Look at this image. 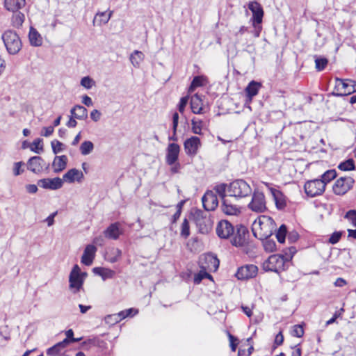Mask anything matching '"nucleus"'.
Masks as SVG:
<instances>
[{
	"instance_id": "f257e3e1",
	"label": "nucleus",
	"mask_w": 356,
	"mask_h": 356,
	"mask_svg": "<svg viewBox=\"0 0 356 356\" xmlns=\"http://www.w3.org/2000/svg\"><path fill=\"white\" fill-rule=\"evenodd\" d=\"M204 259L207 265L203 266V264H202V270L195 275L194 282L196 284H200L204 278L212 280V276L208 273L206 270L208 269L210 271H216L219 266V260L213 254H209L204 255Z\"/></svg>"
},
{
	"instance_id": "f03ea898",
	"label": "nucleus",
	"mask_w": 356,
	"mask_h": 356,
	"mask_svg": "<svg viewBox=\"0 0 356 356\" xmlns=\"http://www.w3.org/2000/svg\"><path fill=\"white\" fill-rule=\"evenodd\" d=\"M229 196L243 198L252 194V190L249 184L243 179H236L227 188Z\"/></svg>"
},
{
	"instance_id": "7ed1b4c3",
	"label": "nucleus",
	"mask_w": 356,
	"mask_h": 356,
	"mask_svg": "<svg viewBox=\"0 0 356 356\" xmlns=\"http://www.w3.org/2000/svg\"><path fill=\"white\" fill-rule=\"evenodd\" d=\"M2 40L10 54H16L22 48V44L19 35L13 31L7 30L1 36Z\"/></svg>"
},
{
	"instance_id": "20e7f679",
	"label": "nucleus",
	"mask_w": 356,
	"mask_h": 356,
	"mask_svg": "<svg viewBox=\"0 0 356 356\" xmlns=\"http://www.w3.org/2000/svg\"><path fill=\"white\" fill-rule=\"evenodd\" d=\"M86 276L87 273L81 272L77 264L74 266L69 276V288L73 293H76L81 290Z\"/></svg>"
},
{
	"instance_id": "39448f33",
	"label": "nucleus",
	"mask_w": 356,
	"mask_h": 356,
	"mask_svg": "<svg viewBox=\"0 0 356 356\" xmlns=\"http://www.w3.org/2000/svg\"><path fill=\"white\" fill-rule=\"evenodd\" d=\"M291 256L284 257L281 254L270 255L264 263V269L266 271L278 273L284 270L286 261H289Z\"/></svg>"
},
{
	"instance_id": "423d86ee",
	"label": "nucleus",
	"mask_w": 356,
	"mask_h": 356,
	"mask_svg": "<svg viewBox=\"0 0 356 356\" xmlns=\"http://www.w3.org/2000/svg\"><path fill=\"white\" fill-rule=\"evenodd\" d=\"M355 180L351 177H341L338 178L333 186L332 190L337 195H343L353 187Z\"/></svg>"
},
{
	"instance_id": "0eeeda50",
	"label": "nucleus",
	"mask_w": 356,
	"mask_h": 356,
	"mask_svg": "<svg viewBox=\"0 0 356 356\" xmlns=\"http://www.w3.org/2000/svg\"><path fill=\"white\" fill-rule=\"evenodd\" d=\"M335 88L340 92L337 96L350 95L356 92V81L352 79H342L336 78Z\"/></svg>"
},
{
	"instance_id": "6e6552de",
	"label": "nucleus",
	"mask_w": 356,
	"mask_h": 356,
	"mask_svg": "<svg viewBox=\"0 0 356 356\" xmlns=\"http://www.w3.org/2000/svg\"><path fill=\"white\" fill-rule=\"evenodd\" d=\"M248 207L255 213L264 212L267 209L264 194L258 191H254L252 200L248 204Z\"/></svg>"
},
{
	"instance_id": "1a4fd4ad",
	"label": "nucleus",
	"mask_w": 356,
	"mask_h": 356,
	"mask_svg": "<svg viewBox=\"0 0 356 356\" xmlns=\"http://www.w3.org/2000/svg\"><path fill=\"white\" fill-rule=\"evenodd\" d=\"M305 191L308 196L312 197L321 195L325 189V183L319 179L308 181L305 183Z\"/></svg>"
},
{
	"instance_id": "9d476101",
	"label": "nucleus",
	"mask_w": 356,
	"mask_h": 356,
	"mask_svg": "<svg viewBox=\"0 0 356 356\" xmlns=\"http://www.w3.org/2000/svg\"><path fill=\"white\" fill-rule=\"evenodd\" d=\"M248 231L243 225H237L236 229H234V234H232L231 243L233 245L236 247L243 246L247 240Z\"/></svg>"
},
{
	"instance_id": "9b49d317",
	"label": "nucleus",
	"mask_w": 356,
	"mask_h": 356,
	"mask_svg": "<svg viewBox=\"0 0 356 356\" xmlns=\"http://www.w3.org/2000/svg\"><path fill=\"white\" fill-rule=\"evenodd\" d=\"M258 273V268L253 264H247L238 268L236 277L238 280H248L254 277Z\"/></svg>"
},
{
	"instance_id": "f8f14e48",
	"label": "nucleus",
	"mask_w": 356,
	"mask_h": 356,
	"mask_svg": "<svg viewBox=\"0 0 356 356\" xmlns=\"http://www.w3.org/2000/svg\"><path fill=\"white\" fill-rule=\"evenodd\" d=\"M201 145L200 139L197 136H191L186 139L184 143L186 154L190 156H195Z\"/></svg>"
},
{
	"instance_id": "ddd939ff",
	"label": "nucleus",
	"mask_w": 356,
	"mask_h": 356,
	"mask_svg": "<svg viewBox=\"0 0 356 356\" xmlns=\"http://www.w3.org/2000/svg\"><path fill=\"white\" fill-rule=\"evenodd\" d=\"M234 226L227 220H220L216 226V234L220 238L227 239L234 234Z\"/></svg>"
},
{
	"instance_id": "4468645a",
	"label": "nucleus",
	"mask_w": 356,
	"mask_h": 356,
	"mask_svg": "<svg viewBox=\"0 0 356 356\" xmlns=\"http://www.w3.org/2000/svg\"><path fill=\"white\" fill-rule=\"evenodd\" d=\"M27 168L31 172L38 174L42 172L44 169H48L49 164L46 163L42 157L35 156L29 160Z\"/></svg>"
},
{
	"instance_id": "2eb2a0df",
	"label": "nucleus",
	"mask_w": 356,
	"mask_h": 356,
	"mask_svg": "<svg viewBox=\"0 0 356 356\" xmlns=\"http://www.w3.org/2000/svg\"><path fill=\"white\" fill-rule=\"evenodd\" d=\"M195 224L202 234H208L212 229L213 222L209 217L197 213L195 218Z\"/></svg>"
},
{
	"instance_id": "dca6fc26",
	"label": "nucleus",
	"mask_w": 356,
	"mask_h": 356,
	"mask_svg": "<svg viewBox=\"0 0 356 356\" xmlns=\"http://www.w3.org/2000/svg\"><path fill=\"white\" fill-rule=\"evenodd\" d=\"M248 8L252 13V24H261L264 17V10L261 4L257 1H251L248 3Z\"/></svg>"
},
{
	"instance_id": "f3484780",
	"label": "nucleus",
	"mask_w": 356,
	"mask_h": 356,
	"mask_svg": "<svg viewBox=\"0 0 356 356\" xmlns=\"http://www.w3.org/2000/svg\"><path fill=\"white\" fill-rule=\"evenodd\" d=\"M264 184L270 191V193L273 197L276 207L280 210L284 209L286 206V198L284 195L280 191L271 187L269 183L265 182Z\"/></svg>"
},
{
	"instance_id": "a211bd4d",
	"label": "nucleus",
	"mask_w": 356,
	"mask_h": 356,
	"mask_svg": "<svg viewBox=\"0 0 356 356\" xmlns=\"http://www.w3.org/2000/svg\"><path fill=\"white\" fill-rule=\"evenodd\" d=\"M180 147L177 143H170L167 147L165 162L169 165H174L178 160Z\"/></svg>"
},
{
	"instance_id": "6ab92c4d",
	"label": "nucleus",
	"mask_w": 356,
	"mask_h": 356,
	"mask_svg": "<svg viewBox=\"0 0 356 356\" xmlns=\"http://www.w3.org/2000/svg\"><path fill=\"white\" fill-rule=\"evenodd\" d=\"M202 200L204 208L207 211L214 210L218 204L217 195L211 191L205 193Z\"/></svg>"
},
{
	"instance_id": "aec40b11",
	"label": "nucleus",
	"mask_w": 356,
	"mask_h": 356,
	"mask_svg": "<svg viewBox=\"0 0 356 356\" xmlns=\"http://www.w3.org/2000/svg\"><path fill=\"white\" fill-rule=\"evenodd\" d=\"M38 186L49 190H57L63 186V180L59 177L42 179L38 181Z\"/></svg>"
},
{
	"instance_id": "412c9836",
	"label": "nucleus",
	"mask_w": 356,
	"mask_h": 356,
	"mask_svg": "<svg viewBox=\"0 0 356 356\" xmlns=\"http://www.w3.org/2000/svg\"><path fill=\"white\" fill-rule=\"evenodd\" d=\"M123 234L119 222L111 224L104 232V236L108 239L117 240Z\"/></svg>"
},
{
	"instance_id": "4be33fe9",
	"label": "nucleus",
	"mask_w": 356,
	"mask_h": 356,
	"mask_svg": "<svg viewBox=\"0 0 356 356\" xmlns=\"http://www.w3.org/2000/svg\"><path fill=\"white\" fill-rule=\"evenodd\" d=\"M97 248L93 245H86L83 254L81 257V263L86 266H90L95 257Z\"/></svg>"
},
{
	"instance_id": "5701e85b",
	"label": "nucleus",
	"mask_w": 356,
	"mask_h": 356,
	"mask_svg": "<svg viewBox=\"0 0 356 356\" xmlns=\"http://www.w3.org/2000/svg\"><path fill=\"white\" fill-rule=\"evenodd\" d=\"M254 226L257 225V222H254ZM258 225L259 226V229L261 231H266L263 234L264 236L267 237L272 234V229L266 230L268 227H273V220L270 217H266L263 216L259 218Z\"/></svg>"
},
{
	"instance_id": "b1692460",
	"label": "nucleus",
	"mask_w": 356,
	"mask_h": 356,
	"mask_svg": "<svg viewBox=\"0 0 356 356\" xmlns=\"http://www.w3.org/2000/svg\"><path fill=\"white\" fill-rule=\"evenodd\" d=\"M83 178V172L77 170L76 168H72L69 170L63 176V182L66 181L68 183H73L74 181L81 182Z\"/></svg>"
},
{
	"instance_id": "393cba45",
	"label": "nucleus",
	"mask_w": 356,
	"mask_h": 356,
	"mask_svg": "<svg viewBox=\"0 0 356 356\" xmlns=\"http://www.w3.org/2000/svg\"><path fill=\"white\" fill-rule=\"evenodd\" d=\"M221 209L227 216H238L241 213V208L232 204L228 199L222 200Z\"/></svg>"
},
{
	"instance_id": "a878e982",
	"label": "nucleus",
	"mask_w": 356,
	"mask_h": 356,
	"mask_svg": "<svg viewBox=\"0 0 356 356\" xmlns=\"http://www.w3.org/2000/svg\"><path fill=\"white\" fill-rule=\"evenodd\" d=\"M26 0H4L5 8L10 12H17L26 6Z\"/></svg>"
},
{
	"instance_id": "bb28decb",
	"label": "nucleus",
	"mask_w": 356,
	"mask_h": 356,
	"mask_svg": "<svg viewBox=\"0 0 356 356\" xmlns=\"http://www.w3.org/2000/svg\"><path fill=\"white\" fill-rule=\"evenodd\" d=\"M69 343V339H63L62 341L58 342L52 347L48 348L47 350V355L49 356H57Z\"/></svg>"
},
{
	"instance_id": "cd10ccee",
	"label": "nucleus",
	"mask_w": 356,
	"mask_h": 356,
	"mask_svg": "<svg viewBox=\"0 0 356 356\" xmlns=\"http://www.w3.org/2000/svg\"><path fill=\"white\" fill-rule=\"evenodd\" d=\"M67 163V157L65 155L56 156L52 163L54 172H60L63 170Z\"/></svg>"
},
{
	"instance_id": "c85d7f7f",
	"label": "nucleus",
	"mask_w": 356,
	"mask_h": 356,
	"mask_svg": "<svg viewBox=\"0 0 356 356\" xmlns=\"http://www.w3.org/2000/svg\"><path fill=\"white\" fill-rule=\"evenodd\" d=\"M73 118L78 120H85L88 117V111L83 106L76 105L70 111Z\"/></svg>"
},
{
	"instance_id": "c756f323",
	"label": "nucleus",
	"mask_w": 356,
	"mask_h": 356,
	"mask_svg": "<svg viewBox=\"0 0 356 356\" xmlns=\"http://www.w3.org/2000/svg\"><path fill=\"white\" fill-rule=\"evenodd\" d=\"M29 39L32 46L40 47L42 44V38L41 35L33 27H31Z\"/></svg>"
},
{
	"instance_id": "7c9ffc66",
	"label": "nucleus",
	"mask_w": 356,
	"mask_h": 356,
	"mask_svg": "<svg viewBox=\"0 0 356 356\" xmlns=\"http://www.w3.org/2000/svg\"><path fill=\"white\" fill-rule=\"evenodd\" d=\"M191 108L193 113H202L203 108L202 99L198 95L196 94L192 96L191 99Z\"/></svg>"
},
{
	"instance_id": "2f4dec72",
	"label": "nucleus",
	"mask_w": 356,
	"mask_h": 356,
	"mask_svg": "<svg viewBox=\"0 0 356 356\" xmlns=\"http://www.w3.org/2000/svg\"><path fill=\"white\" fill-rule=\"evenodd\" d=\"M145 58L143 53L138 50H134L129 56V60L136 68H139L141 63Z\"/></svg>"
},
{
	"instance_id": "473e14b6",
	"label": "nucleus",
	"mask_w": 356,
	"mask_h": 356,
	"mask_svg": "<svg viewBox=\"0 0 356 356\" xmlns=\"http://www.w3.org/2000/svg\"><path fill=\"white\" fill-rule=\"evenodd\" d=\"M113 15V11H109L108 13L106 12H99L97 13L93 19V24L97 23L98 26L106 24L108 23Z\"/></svg>"
},
{
	"instance_id": "72a5a7b5",
	"label": "nucleus",
	"mask_w": 356,
	"mask_h": 356,
	"mask_svg": "<svg viewBox=\"0 0 356 356\" xmlns=\"http://www.w3.org/2000/svg\"><path fill=\"white\" fill-rule=\"evenodd\" d=\"M261 83L252 81L245 88V92L249 100L251 101L252 97L258 94L259 90L261 88Z\"/></svg>"
},
{
	"instance_id": "f704fd0d",
	"label": "nucleus",
	"mask_w": 356,
	"mask_h": 356,
	"mask_svg": "<svg viewBox=\"0 0 356 356\" xmlns=\"http://www.w3.org/2000/svg\"><path fill=\"white\" fill-rule=\"evenodd\" d=\"M24 19L25 16L22 13L19 11L15 12L12 16L11 24L13 27L19 29L22 26Z\"/></svg>"
},
{
	"instance_id": "c9c22d12",
	"label": "nucleus",
	"mask_w": 356,
	"mask_h": 356,
	"mask_svg": "<svg viewBox=\"0 0 356 356\" xmlns=\"http://www.w3.org/2000/svg\"><path fill=\"white\" fill-rule=\"evenodd\" d=\"M93 272L100 275L104 280L107 278H112L115 275V272L113 270L104 268H94Z\"/></svg>"
},
{
	"instance_id": "e433bc0d",
	"label": "nucleus",
	"mask_w": 356,
	"mask_h": 356,
	"mask_svg": "<svg viewBox=\"0 0 356 356\" xmlns=\"http://www.w3.org/2000/svg\"><path fill=\"white\" fill-rule=\"evenodd\" d=\"M80 152L82 155H88L94 149V144L90 140H86L80 145Z\"/></svg>"
},
{
	"instance_id": "4c0bfd02",
	"label": "nucleus",
	"mask_w": 356,
	"mask_h": 356,
	"mask_svg": "<svg viewBox=\"0 0 356 356\" xmlns=\"http://www.w3.org/2000/svg\"><path fill=\"white\" fill-rule=\"evenodd\" d=\"M205 81L206 79L202 76H195L190 86L189 92H193L196 88L204 86Z\"/></svg>"
},
{
	"instance_id": "58836bf2",
	"label": "nucleus",
	"mask_w": 356,
	"mask_h": 356,
	"mask_svg": "<svg viewBox=\"0 0 356 356\" xmlns=\"http://www.w3.org/2000/svg\"><path fill=\"white\" fill-rule=\"evenodd\" d=\"M337 177V172L334 170H329L323 173L321 176V179H319L321 181H323L325 183V186L327 183L330 182L332 179H334Z\"/></svg>"
},
{
	"instance_id": "ea45409f",
	"label": "nucleus",
	"mask_w": 356,
	"mask_h": 356,
	"mask_svg": "<svg viewBox=\"0 0 356 356\" xmlns=\"http://www.w3.org/2000/svg\"><path fill=\"white\" fill-rule=\"evenodd\" d=\"M339 169L343 171H348L355 169V163L353 159H349L343 162H341L339 166Z\"/></svg>"
},
{
	"instance_id": "a19ab883",
	"label": "nucleus",
	"mask_w": 356,
	"mask_h": 356,
	"mask_svg": "<svg viewBox=\"0 0 356 356\" xmlns=\"http://www.w3.org/2000/svg\"><path fill=\"white\" fill-rule=\"evenodd\" d=\"M192 131L195 134L201 135L202 129V121L196 118H193L191 121Z\"/></svg>"
},
{
	"instance_id": "79ce46f5",
	"label": "nucleus",
	"mask_w": 356,
	"mask_h": 356,
	"mask_svg": "<svg viewBox=\"0 0 356 356\" xmlns=\"http://www.w3.org/2000/svg\"><path fill=\"white\" fill-rule=\"evenodd\" d=\"M31 150L35 152L40 153L43 151V141L41 138H36L34 140L31 145Z\"/></svg>"
},
{
	"instance_id": "37998d69",
	"label": "nucleus",
	"mask_w": 356,
	"mask_h": 356,
	"mask_svg": "<svg viewBox=\"0 0 356 356\" xmlns=\"http://www.w3.org/2000/svg\"><path fill=\"white\" fill-rule=\"evenodd\" d=\"M286 233L287 229L286 225H282L276 234V238L280 243H284Z\"/></svg>"
},
{
	"instance_id": "c03bdc74",
	"label": "nucleus",
	"mask_w": 356,
	"mask_h": 356,
	"mask_svg": "<svg viewBox=\"0 0 356 356\" xmlns=\"http://www.w3.org/2000/svg\"><path fill=\"white\" fill-rule=\"evenodd\" d=\"M180 235L184 238H188L190 235L189 223L186 218L181 223Z\"/></svg>"
},
{
	"instance_id": "a18cd8bd",
	"label": "nucleus",
	"mask_w": 356,
	"mask_h": 356,
	"mask_svg": "<svg viewBox=\"0 0 356 356\" xmlns=\"http://www.w3.org/2000/svg\"><path fill=\"white\" fill-rule=\"evenodd\" d=\"M81 85L86 89H90L95 85V82L90 77L84 76L81 80Z\"/></svg>"
},
{
	"instance_id": "49530a36",
	"label": "nucleus",
	"mask_w": 356,
	"mask_h": 356,
	"mask_svg": "<svg viewBox=\"0 0 356 356\" xmlns=\"http://www.w3.org/2000/svg\"><path fill=\"white\" fill-rule=\"evenodd\" d=\"M351 225L356 227V210H350L344 216Z\"/></svg>"
},
{
	"instance_id": "de8ad7c7",
	"label": "nucleus",
	"mask_w": 356,
	"mask_h": 356,
	"mask_svg": "<svg viewBox=\"0 0 356 356\" xmlns=\"http://www.w3.org/2000/svg\"><path fill=\"white\" fill-rule=\"evenodd\" d=\"M316 68L318 71H322L327 64V60L324 58H318L315 60Z\"/></svg>"
},
{
	"instance_id": "09e8293b",
	"label": "nucleus",
	"mask_w": 356,
	"mask_h": 356,
	"mask_svg": "<svg viewBox=\"0 0 356 356\" xmlns=\"http://www.w3.org/2000/svg\"><path fill=\"white\" fill-rule=\"evenodd\" d=\"M118 316L116 314H109L105 316L104 321L106 324L109 325H113L118 323H119V318H118Z\"/></svg>"
},
{
	"instance_id": "8fccbe9b",
	"label": "nucleus",
	"mask_w": 356,
	"mask_h": 356,
	"mask_svg": "<svg viewBox=\"0 0 356 356\" xmlns=\"http://www.w3.org/2000/svg\"><path fill=\"white\" fill-rule=\"evenodd\" d=\"M216 191L221 197L222 200H224V199H227V195L225 194V192L227 191L226 184H222L217 186L216 188Z\"/></svg>"
},
{
	"instance_id": "3c124183",
	"label": "nucleus",
	"mask_w": 356,
	"mask_h": 356,
	"mask_svg": "<svg viewBox=\"0 0 356 356\" xmlns=\"http://www.w3.org/2000/svg\"><path fill=\"white\" fill-rule=\"evenodd\" d=\"M111 254H113V256L110 257L108 259L110 262L114 263L116 262L121 257L122 251L118 248H113L111 250Z\"/></svg>"
},
{
	"instance_id": "603ef678",
	"label": "nucleus",
	"mask_w": 356,
	"mask_h": 356,
	"mask_svg": "<svg viewBox=\"0 0 356 356\" xmlns=\"http://www.w3.org/2000/svg\"><path fill=\"white\" fill-rule=\"evenodd\" d=\"M304 334L303 327L300 325H296L293 327L292 335L296 337H302Z\"/></svg>"
},
{
	"instance_id": "864d4df0",
	"label": "nucleus",
	"mask_w": 356,
	"mask_h": 356,
	"mask_svg": "<svg viewBox=\"0 0 356 356\" xmlns=\"http://www.w3.org/2000/svg\"><path fill=\"white\" fill-rule=\"evenodd\" d=\"M63 144L58 140H54L51 142V147L53 152L56 154L63 150Z\"/></svg>"
},
{
	"instance_id": "5fc2aeb1",
	"label": "nucleus",
	"mask_w": 356,
	"mask_h": 356,
	"mask_svg": "<svg viewBox=\"0 0 356 356\" xmlns=\"http://www.w3.org/2000/svg\"><path fill=\"white\" fill-rule=\"evenodd\" d=\"M24 165V163L22 161L20 162H16L14 163L13 166V174L15 176H18L21 175L24 170L22 168V167Z\"/></svg>"
},
{
	"instance_id": "6e6d98bb",
	"label": "nucleus",
	"mask_w": 356,
	"mask_h": 356,
	"mask_svg": "<svg viewBox=\"0 0 356 356\" xmlns=\"http://www.w3.org/2000/svg\"><path fill=\"white\" fill-rule=\"evenodd\" d=\"M342 235L341 232H334L329 238V243L331 244H336L339 242Z\"/></svg>"
},
{
	"instance_id": "4d7b16f0",
	"label": "nucleus",
	"mask_w": 356,
	"mask_h": 356,
	"mask_svg": "<svg viewBox=\"0 0 356 356\" xmlns=\"http://www.w3.org/2000/svg\"><path fill=\"white\" fill-rule=\"evenodd\" d=\"M188 102V97H183L181 98L179 103L178 104V109L180 113H184L186 106L187 105Z\"/></svg>"
},
{
	"instance_id": "13d9d810",
	"label": "nucleus",
	"mask_w": 356,
	"mask_h": 356,
	"mask_svg": "<svg viewBox=\"0 0 356 356\" xmlns=\"http://www.w3.org/2000/svg\"><path fill=\"white\" fill-rule=\"evenodd\" d=\"M66 338L65 339H69L70 342H78L81 340V338H74V332L72 329H70L65 332Z\"/></svg>"
},
{
	"instance_id": "bf43d9fd",
	"label": "nucleus",
	"mask_w": 356,
	"mask_h": 356,
	"mask_svg": "<svg viewBox=\"0 0 356 356\" xmlns=\"http://www.w3.org/2000/svg\"><path fill=\"white\" fill-rule=\"evenodd\" d=\"M264 245L265 250L268 252H273L275 250V243L273 241L267 240Z\"/></svg>"
},
{
	"instance_id": "052dcab7",
	"label": "nucleus",
	"mask_w": 356,
	"mask_h": 356,
	"mask_svg": "<svg viewBox=\"0 0 356 356\" xmlns=\"http://www.w3.org/2000/svg\"><path fill=\"white\" fill-rule=\"evenodd\" d=\"M54 127L49 126L47 127H43L42 130L41 135L44 137L50 136L54 133Z\"/></svg>"
},
{
	"instance_id": "680f3d73",
	"label": "nucleus",
	"mask_w": 356,
	"mask_h": 356,
	"mask_svg": "<svg viewBox=\"0 0 356 356\" xmlns=\"http://www.w3.org/2000/svg\"><path fill=\"white\" fill-rule=\"evenodd\" d=\"M229 341H230L231 350H232V351L235 352L236 350L237 344H238V343H237L238 339L236 338H235L234 336H232V334L229 335Z\"/></svg>"
},
{
	"instance_id": "e2e57ef3",
	"label": "nucleus",
	"mask_w": 356,
	"mask_h": 356,
	"mask_svg": "<svg viewBox=\"0 0 356 356\" xmlns=\"http://www.w3.org/2000/svg\"><path fill=\"white\" fill-rule=\"evenodd\" d=\"M101 115L102 114L100 111L97 109H94L90 113V118L94 122L99 121L100 120Z\"/></svg>"
},
{
	"instance_id": "0e129e2a",
	"label": "nucleus",
	"mask_w": 356,
	"mask_h": 356,
	"mask_svg": "<svg viewBox=\"0 0 356 356\" xmlns=\"http://www.w3.org/2000/svg\"><path fill=\"white\" fill-rule=\"evenodd\" d=\"M178 120H179V115L177 113H175L172 116V131L175 133L177 131V129L178 127Z\"/></svg>"
},
{
	"instance_id": "69168bd1",
	"label": "nucleus",
	"mask_w": 356,
	"mask_h": 356,
	"mask_svg": "<svg viewBox=\"0 0 356 356\" xmlns=\"http://www.w3.org/2000/svg\"><path fill=\"white\" fill-rule=\"evenodd\" d=\"M298 238V234L296 232H291L288 234V240L291 243L296 242Z\"/></svg>"
},
{
	"instance_id": "338daca9",
	"label": "nucleus",
	"mask_w": 356,
	"mask_h": 356,
	"mask_svg": "<svg viewBox=\"0 0 356 356\" xmlns=\"http://www.w3.org/2000/svg\"><path fill=\"white\" fill-rule=\"evenodd\" d=\"M284 341V337L281 332H280L275 337V344L277 346H280L282 344Z\"/></svg>"
},
{
	"instance_id": "774afa93",
	"label": "nucleus",
	"mask_w": 356,
	"mask_h": 356,
	"mask_svg": "<svg viewBox=\"0 0 356 356\" xmlns=\"http://www.w3.org/2000/svg\"><path fill=\"white\" fill-rule=\"evenodd\" d=\"M82 103L87 106H91L92 105V99L88 95H84L82 98Z\"/></svg>"
}]
</instances>
